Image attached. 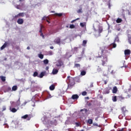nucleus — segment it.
Wrapping results in <instances>:
<instances>
[{"label": "nucleus", "instance_id": "1", "mask_svg": "<svg viewBox=\"0 0 131 131\" xmlns=\"http://www.w3.org/2000/svg\"><path fill=\"white\" fill-rule=\"evenodd\" d=\"M100 50L101 51V55L103 56V60H102V66H105V64H106V62H108V55L110 54L109 52L107 50H104V48H100Z\"/></svg>", "mask_w": 131, "mask_h": 131}, {"label": "nucleus", "instance_id": "2", "mask_svg": "<svg viewBox=\"0 0 131 131\" xmlns=\"http://www.w3.org/2000/svg\"><path fill=\"white\" fill-rule=\"evenodd\" d=\"M67 80L69 83L68 85V89L71 90V89L74 86V84H75V81L74 80V78L70 77V76H68Z\"/></svg>", "mask_w": 131, "mask_h": 131}, {"label": "nucleus", "instance_id": "3", "mask_svg": "<svg viewBox=\"0 0 131 131\" xmlns=\"http://www.w3.org/2000/svg\"><path fill=\"white\" fill-rule=\"evenodd\" d=\"M21 105V103L20 102V98H19L18 100L16 101V103L14 102L12 103L11 106L15 107V106H20Z\"/></svg>", "mask_w": 131, "mask_h": 131}, {"label": "nucleus", "instance_id": "4", "mask_svg": "<svg viewBox=\"0 0 131 131\" xmlns=\"http://www.w3.org/2000/svg\"><path fill=\"white\" fill-rule=\"evenodd\" d=\"M9 46H10V43H9V42L8 41H6L4 44L1 47V50H3L4 49H6V48H7V47H9Z\"/></svg>", "mask_w": 131, "mask_h": 131}, {"label": "nucleus", "instance_id": "5", "mask_svg": "<svg viewBox=\"0 0 131 131\" xmlns=\"http://www.w3.org/2000/svg\"><path fill=\"white\" fill-rule=\"evenodd\" d=\"M110 90H111V88L110 87H106L104 89L103 91V94L106 95V94H109L110 93Z\"/></svg>", "mask_w": 131, "mask_h": 131}, {"label": "nucleus", "instance_id": "6", "mask_svg": "<svg viewBox=\"0 0 131 131\" xmlns=\"http://www.w3.org/2000/svg\"><path fill=\"white\" fill-rule=\"evenodd\" d=\"M56 65L57 67H61V66H63V65H64V63L63 62V61H62V60H59L57 61Z\"/></svg>", "mask_w": 131, "mask_h": 131}, {"label": "nucleus", "instance_id": "7", "mask_svg": "<svg viewBox=\"0 0 131 131\" xmlns=\"http://www.w3.org/2000/svg\"><path fill=\"white\" fill-rule=\"evenodd\" d=\"M54 42L56 43V45H60L61 43V39L59 37H57L54 40Z\"/></svg>", "mask_w": 131, "mask_h": 131}, {"label": "nucleus", "instance_id": "8", "mask_svg": "<svg viewBox=\"0 0 131 131\" xmlns=\"http://www.w3.org/2000/svg\"><path fill=\"white\" fill-rule=\"evenodd\" d=\"M25 13L24 12L19 13L17 15L15 16V18H18V17H24Z\"/></svg>", "mask_w": 131, "mask_h": 131}, {"label": "nucleus", "instance_id": "9", "mask_svg": "<svg viewBox=\"0 0 131 131\" xmlns=\"http://www.w3.org/2000/svg\"><path fill=\"white\" fill-rule=\"evenodd\" d=\"M17 23H18V24H19V25H22V24L24 23V20L23 19V18H18Z\"/></svg>", "mask_w": 131, "mask_h": 131}, {"label": "nucleus", "instance_id": "10", "mask_svg": "<svg viewBox=\"0 0 131 131\" xmlns=\"http://www.w3.org/2000/svg\"><path fill=\"white\" fill-rule=\"evenodd\" d=\"M10 110L11 111V112H12L13 113H15L16 112H17V110H19V107H17V108H15V107H10Z\"/></svg>", "mask_w": 131, "mask_h": 131}, {"label": "nucleus", "instance_id": "11", "mask_svg": "<svg viewBox=\"0 0 131 131\" xmlns=\"http://www.w3.org/2000/svg\"><path fill=\"white\" fill-rule=\"evenodd\" d=\"M124 55L125 56H128L130 55V51L128 49H126L124 50Z\"/></svg>", "mask_w": 131, "mask_h": 131}, {"label": "nucleus", "instance_id": "12", "mask_svg": "<svg viewBox=\"0 0 131 131\" xmlns=\"http://www.w3.org/2000/svg\"><path fill=\"white\" fill-rule=\"evenodd\" d=\"M21 118H23V119H27V120H30V117L28 116V115H25L24 116L21 117Z\"/></svg>", "mask_w": 131, "mask_h": 131}, {"label": "nucleus", "instance_id": "13", "mask_svg": "<svg viewBox=\"0 0 131 131\" xmlns=\"http://www.w3.org/2000/svg\"><path fill=\"white\" fill-rule=\"evenodd\" d=\"M79 98V96L77 94L73 95L72 96V99L73 100H77Z\"/></svg>", "mask_w": 131, "mask_h": 131}, {"label": "nucleus", "instance_id": "14", "mask_svg": "<svg viewBox=\"0 0 131 131\" xmlns=\"http://www.w3.org/2000/svg\"><path fill=\"white\" fill-rule=\"evenodd\" d=\"M121 111H122L123 115H124V116H125V112H126V108H125V106H123L121 108Z\"/></svg>", "mask_w": 131, "mask_h": 131}, {"label": "nucleus", "instance_id": "15", "mask_svg": "<svg viewBox=\"0 0 131 131\" xmlns=\"http://www.w3.org/2000/svg\"><path fill=\"white\" fill-rule=\"evenodd\" d=\"M45 74H46V71L42 72L40 73V75L38 76V77H39L40 78H42L43 76H45Z\"/></svg>", "mask_w": 131, "mask_h": 131}, {"label": "nucleus", "instance_id": "16", "mask_svg": "<svg viewBox=\"0 0 131 131\" xmlns=\"http://www.w3.org/2000/svg\"><path fill=\"white\" fill-rule=\"evenodd\" d=\"M117 91H118L117 87H116V86H114L112 90L113 94H116L117 93Z\"/></svg>", "mask_w": 131, "mask_h": 131}, {"label": "nucleus", "instance_id": "17", "mask_svg": "<svg viewBox=\"0 0 131 131\" xmlns=\"http://www.w3.org/2000/svg\"><path fill=\"white\" fill-rule=\"evenodd\" d=\"M102 32H103V28L100 27L98 28V33H99V34H101V33H102Z\"/></svg>", "mask_w": 131, "mask_h": 131}, {"label": "nucleus", "instance_id": "18", "mask_svg": "<svg viewBox=\"0 0 131 131\" xmlns=\"http://www.w3.org/2000/svg\"><path fill=\"white\" fill-rule=\"evenodd\" d=\"M59 72V71L57 69H53V71H52V74L55 75V74H57V73H58V72Z\"/></svg>", "mask_w": 131, "mask_h": 131}, {"label": "nucleus", "instance_id": "19", "mask_svg": "<svg viewBox=\"0 0 131 131\" xmlns=\"http://www.w3.org/2000/svg\"><path fill=\"white\" fill-rule=\"evenodd\" d=\"M17 89L18 87L17 86V85H13L12 86V90L15 92V91H17Z\"/></svg>", "mask_w": 131, "mask_h": 131}, {"label": "nucleus", "instance_id": "20", "mask_svg": "<svg viewBox=\"0 0 131 131\" xmlns=\"http://www.w3.org/2000/svg\"><path fill=\"white\" fill-rule=\"evenodd\" d=\"M0 78L2 80V81H3V82H5V81H6V77H5L4 76H0Z\"/></svg>", "mask_w": 131, "mask_h": 131}, {"label": "nucleus", "instance_id": "21", "mask_svg": "<svg viewBox=\"0 0 131 131\" xmlns=\"http://www.w3.org/2000/svg\"><path fill=\"white\" fill-rule=\"evenodd\" d=\"M49 89L50 91H54L55 90V85L54 84L51 85Z\"/></svg>", "mask_w": 131, "mask_h": 131}, {"label": "nucleus", "instance_id": "22", "mask_svg": "<svg viewBox=\"0 0 131 131\" xmlns=\"http://www.w3.org/2000/svg\"><path fill=\"white\" fill-rule=\"evenodd\" d=\"M80 64H79V63H75L74 64V68H80Z\"/></svg>", "mask_w": 131, "mask_h": 131}, {"label": "nucleus", "instance_id": "23", "mask_svg": "<svg viewBox=\"0 0 131 131\" xmlns=\"http://www.w3.org/2000/svg\"><path fill=\"white\" fill-rule=\"evenodd\" d=\"M81 27H84L86 26V23H81L80 24Z\"/></svg>", "mask_w": 131, "mask_h": 131}, {"label": "nucleus", "instance_id": "24", "mask_svg": "<svg viewBox=\"0 0 131 131\" xmlns=\"http://www.w3.org/2000/svg\"><path fill=\"white\" fill-rule=\"evenodd\" d=\"M122 22V19L120 18H118L116 20V23H121Z\"/></svg>", "mask_w": 131, "mask_h": 131}, {"label": "nucleus", "instance_id": "25", "mask_svg": "<svg viewBox=\"0 0 131 131\" xmlns=\"http://www.w3.org/2000/svg\"><path fill=\"white\" fill-rule=\"evenodd\" d=\"M80 74L82 75V76H84V75L86 74V72L85 71H82Z\"/></svg>", "mask_w": 131, "mask_h": 131}, {"label": "nucleus", "instance_id": "26", "mask_svg": "<svg viewBox=\"0 0 131 131\" xmlns=\"http://www.w3.org/2000/svg\"><path fill=\"white\" fill-rule=\"evenodd\" d=\"M87 43H88V40H83V42H82L83 47H85V45H86Z\"/></svg>", "mask_w": 131, "mask_h": 131}, {"label": "nucleus", "instance_id": "27", "mask_svg": "<svg viewBox=\"0 0 131 131\" xmlns=\"http://www.w3.org/2000/svg\"><path fill=\"white\" fill-rule=\"evenodd\" d=\"M111 47H112L114 48H116L117 45H116V43H115V42H114L113 43H111Z\"/></svg>", "mask_w": 131, "mask_h": 131}, {"label": "nucleus", "instance_id": "28", "mask_svg": "<svg viewBox=\"0 0 131 131\" xmlns=\"http://www.w3.org/2000/svg\"><path fill=\"white\" fill-rule=\"evenodd\" d=\"M55 16H58V17H62L63 16L62 13H55Z\"/></svg>", "mask_w": 131, "mask_h": 131}, {"label": "nucleus", "instance_id": "29", "mask_svg": "<svg viewBox=\"0 0 131 131\" xmlns=\"http://www.w3.org/2000/svg\"><path fill=\"white\" fill-rule=\"evenodd\" d=\"M88 123L89 124H93V119H90L88 120Z\"/></svg>", "mask_w": 131, "mask_h": 131}, {"label": "nucleus", "instance_id": "30", "mask_svg": "<svg viewBox=\"0 0 131 131\" xmlns=\"http://www.w3.org/2000/svg\"><path fill=\"white\" fill-rule=\"evenodd\" d=\"M51 98H52V95H51L49 92H47V97L46 99H50Z\"/></svg>", "mask_w": 131, "mask_h": 131}, {"label": "nucleus", "instance_id": "31", "mask_svg": "<svg viewBox=\"0 0 131 131\" xmlns=\"http://www.w3.org/2000/svg\"><path fill=\"white\" fill-rule=\"evenodd\" d=\"M33 76L34 77H36V76L38 77V73L37 72H35L33 74Z\"/></svg>", "mask_w": 131, "mask_h": 131}, {"label": "nucleus", "instance_id": "32", "mask_svg": "<svg viewBox=\"0 0 131 131\" xmlns=\"http://www.w3.org/2000/svg\"><path fill=\"white\" fill-rule=\"evenodd\" d=\"M112 100L113 102H116L117 101V97L116 96H114L113 97Z\"/></svg>", "mask_w": 131, "mask_h": 131}, {"label": "nucleus", "instance_id": "33", "mask_svg": "<svg viewBox=\"0 0 131 131\" xmlns=\"http://www.w3.org/2000/svg\"><path fill=\"white\" fill-rule=\"evenodd\" d=\"M77 12L78 14H81L82 13V8H80V9H79L78 10H77Z\"/></svg>", "mask_w": 131, "mask_h": 131}, {"label": "nucleus", "instance_id": "34", "mask_svg": "<svg viewBox=\"0 0 131 131\" xmlns=\"http://www.w3.org/2000/svg\"><path fill=\"white\" fill-rule=\"evenodd\" d=\"M119 42V38L118 37H116L114 40V42Z\"/></svg>", "mask_w": 131, "mask_h": 131}, {"label": "nucleus", "instance_id": "35", "mask_svg": "<svg viewBox=\"0 0 131 131\" xmlns=\"http://www.w3.org/2000/svg\"><path fill=\"white\" fill-rule=\"evenodd\" d=\"M43 63L46 65H47V64H49V60L46 59L45 60H43Z\"/></svg>", "mask_w": 131, "mask_h": 131}, {"label": "nucleus", "instance_id": "36", "mask_svg": "<svg viewBox=\"0 0 131 131\" xmlns=\"http://www.w3.org/2000/svg\"><path fill=\"white\" fill-rule=\"evenodd\" d=\"M38 57L40 58V59H43V55L41 54H38Z\"/></svg>", "mask_w": 131, "mask_h": 131}, {"label": "nucleus", "instance_id": "37", "mask_svg": "<svg viewBox=\"0 0 131 131\" xmlns=\"http://www.w3.org/2000/svg\"><path fill=\"white\" fill-rule=\"evenodd\" d=\"M43 25H41L40 29L39 31V32H40V33H42V28H43Z\"/></svg>", "mask_w": 131, "mask_h": 131}, {"label": "nucleus", "instance_id": "38", "mask_svg": "<svg viewBox=\"0 0 131 131\" xmlns=\"http://www.w3.org/2000/svg\"><path fill=\"white\" fill-rule=\"evenodd\" d=\"M70 28H71V29H73V28H75V26L73 24L70 25Z\"/></svg>", "mask_w": 131, "mask_h": 131}, {"label": "nucleus", "instance_id": "39", "mask_svg": "<svg viewBox=\"0 0 131 131\" xmlns=\"http://www.w3.org/2000/svg\"><path fill=\"white\" fill-rule=\"evenodd\" d=\"M88 94V93H86V91H83L82 93V96H86V94Z\"/></svg>", "mask_w": 131, "mask_h": 131}, {"label": "nucleus", "instance_id": "40", "mask_svg": "<svg viewBox=\"0 0 131 131\" xmlns=\"http://www.w3.org/2000/svg\"><path fill=\"white\" fill-rule=\"evenodd\" d=\"M82 111H84L85 112H88V110L86 108H84L80 110V112H82Z\"/></svg>", "mask_w": 131, "mask_h": 131}, {"label": "nucleus", "instance_id": "41", "mask_svg": "<svg viewBox=\"0 0 131 131\" xmlns=\"http://www.w3.org/2000/svg\"><path fill=\"white\" fill-rule=\"evenodd\" d=\"M48 55H50V56H52V55H53V51H49Z\"/></svg>", "mask_w": 131, "mask_h": 131}, {"label": "nucleus", "instance_id": "42", "mask_svg": "<svg viewBox=\"0 0 131 131\" xmlns=\"http://www.w3.org/2000/svg\"><path fill=\"white\" fill-rule=\"evenodd\" d=\"M128 40L129 43H130V45H131V37H128Z\"/></svg>", "mask_w": 131, "mask_h": 131}, {"label": "nucleus", "instance_id": "43", "mask_svg": "<svg viewBox=\"0 0 131 131\" xmlns=\"http://www.w3.org/2000/svg\"><path fill=\"white\" fill-rule=\"evenodd\" d=\"M130 98V95L128 94L125 97V99H129Z\"/></svg>", "mask_w": 131, "mask_h": 131}, {"label": "nucleus", "instance_id": "44", "mask_svg": "<svg viewBox=\"0 0 131 131\" xmlns=\"http://www.w3.org/2000/svg\"><path fill=\"white\" fill-rule=\"evenodd\" d=\"M74 50L75 52H77L78 51V47H74Z\"/></svg>", "mask_w": 131, "mask_h": 131}, {"label": "nucleus", "instance_id": "45", "mask_svg": "<svg viewBox=\"0 0 131 131\" xmlns=\"http://www.w3.org/2000/svg\"><path fill=\"white\" fill-rule=\"evenodd\" d=\"M119 98H120V99H121V100H124V99H125V97L124 98V97H122V96H119Z\"/></svg>", "mask_w": 131, "mask_h": 131}, {"label": "nucleus", "instance_id": "46", "mask_svg": "<svg viewBox=\"0 0 131 131\" xmlns=\"http://www.w3.org/2000/svg\"><path fill=\"white\" fill-rule=\"evenodd\" d=\"M15 49L17 50H20V47L18 46H15Z\"/></svg>", "mask_w": 131, "mask_h": 131}, {"label": "nucleus", "instance_id": "47", "mask_svg": "<svg viewBox=\"0 0 131 131\" xmlns=\"http://www.w3.org/2000/svg\"><path fill=\"white\" fill-rule=\"evenodd\" d=\"M6 106H3V110H2V111H6Z\"/></svg>", "mask_w": 131, "mask_h": 131}, {"label": "nucleus", "instance_id": "48", "mask_svg": "<svg viewBox=\"0 0 131 131\" xmlns=\"http://www.w3.org/2000/svg\"><path fill=\"white\" fill-rule=\"evenodd\" d=\"M40 36H42L43 38H45V36L43 35V34L42 33L40 34Z\"/></svg>", "mask_w": 131, "mask_h": 131}, {"label": "nucleus", "instance_id": "49", "mask_svg": "<svg viewBox=\"0 0 131 131\" xmlns=\"http://www.w3.org/2000/svg\"><path fill=\"white\" fill-rule=\"evenodd\" d=\"M42 20H47V17L43 16Z\"/></svg>", "mask_w": 131, "mask_h": 131}, {"label": "nucleus", "instance_id": "50", "mask_svg": "<svg viewBox=\"0 0 131 131\" xmlns=\"http://www.w3.org/2000/svg\"><path fill=\"white\" fill-rule=\"evenodd\" d=\"M11 90H12V89H11V88L10 87H8L7 88V90L8 91H11Z\"/></svg>", "mask_w": 131, "mask_h": 131}, {"label": "nucleus", "instance_id": "51", "mask_svg": "<svg viewBox=\"0 0 131 131\" xmlns=\"http://www.w3.org/2000/svg\"><path fill=\"white\" fill-rule=\"evenodd\" d=\"M93 86H94V85H93V83H92L90 85V88H93Z\"/></svg>", "mask_w": 131, "mask_h": 131}, {"label": "nucleus", "instance_id": "52", "mask_svg": "<svg viewBox=\"0 0 131 131\" xmlns=\"http://www.w3.org/2000/svg\"><path fill=\"white\" fill-rule=\"evenodd\" d=\"M111 74H114V71L112 70V72H111Z\"/></svg>", "mask_w": 131, "mask_h": 131}, {"label": "nucleus", "instance_id": "53", "mask_svg": "<svg viewBox=\"0 0 131 131\" xmlns=\"http://www.w3.org/2000/svg\"><path fill=\"white\" fill-rule=\"evenodd\" d=\"M76 124L77 126H79V123L76 122Z\"/></svg>", "mask_w": 131, "mask_h": 131}, {"label": "nucleus", "instance_id": "54", "mask_svg": "<svg viewBox=\"0 0 131 131\" xmlns=\"http://www.w3.org/2000/svg\"><path fill=\"white\" fill-rule=\"evenodd\" d=\"M50 48L51 49V50H53L54 49V47L51 46Z\"/></svg>", "mask_w": 131, "mask_h": 131}, {"label": "nucleus", "instance_id": "55", "mask_svg": "<svg viewBox=\"0 0 131 131\" xmlns=\"http://www.w3.org/2000/svg\"><path fill=\"white\" fill-rule=\"evenodd\" d=\"M120 30H121L120 28L117 29V31H120Z\"/></svg>", "mask_w": 131, "mask_h": 131}, {"label": "nucleus", "instance_id": "56", "mask_svg": "<svg viewBox=\"0 0 131 131\" xmlns=\"http://www.w3.org/2000/svg\"><path fill=\"white\" fill-rule=\"evenodd\" d=\"M104 84H107V81H104Z\"/></svg>", "mask_w": 131, "mask_h": 131}, {"label": "nucleus", "instance_id": "57", "mask_svg": "<svg viewBox=\"0 0 131 131\" xmlns=\"http://www.w3.org/2000/svg\"><path fill=\"white\" fill-rule=\"evenodd\" d=\"M27 49V50H30V47H28Z\"/></svg>", "mask_w": 131, "mask_h": 131}, {"label": "nucleus", "instance_id": "58", "mask_svg": "<svg viewBox=\"0 0 131 131\" xmlns=\"http://www.w3.org/2000/svg\"><path fill=\"white\" fill-rule=\"evenodd\" d=\"M47 22H48V23H50V21H49L48 19H46Z\"/></svg>", "mask_w": 131, "mask_h": 131}, {"label": "nucleus", "instance_id": "59", "mask_svg": "<svg viewBox=\"0 0 131 131\" xmlns=\"http://www.w3.org/2000/svg\"><path fill=\"white\" fill-rule=\"evenodd\" d=\"M75 20H73L71 21V23H73V22H75Z\"/></svg>", "mask_w": 131, "mask_h": 131}, {"label": "nucleus", "instance_id": "60", "mask_svg": "<svg viewBox=\"0 0 131 131\" xmlns=\"http://www.w3.org/2000/svg\"><path fill=\"white\" fill-rule=\"evenodd\" d=\"M49 69V67H46V70H48Z\"/></svg>", "mask_w": 131, "mask_h": 131}, {"label": "nucleus", "instance_id": "61", "mask_svg": "<svg viewBox=\"0 0 131 131\" xmlns=\"http://www.w3.org/2000/svg\"><path fill=\"white\" fill-rule=\"evenodd\" d=\"M51 13H55V11H52L51 12Z\"/></svg>", "mask_w": 131, "mask_h": 131}, {"label": "nucleus", "instance_id": "62", "mask_svg": "<svg viewBox=\"0 0 131 131\" xmlns=\"http://www.w3.org/2000/svg\"><path fill=\"white\" fill-rule=\"evenodd\" d=\"M121 117V115L119 116V118H120Z\"/></svg>", "mask_w": 131, "mask_h": 131}, {"label": "nucleus", "instance_id": "63", "mask_svg": "<svg viewBox=\"0 0 131 131\" xmlns=\"http://www.w3.org/2000/svg\"><path fill=\"white\" fill-rule=\"evenodd\" d=\"M86 99H90V98L89 97H87Z\"/></svg>", "mask_w": 131, "mask_h": 131}, {"label": "nucleus", "instance_id": "64", "mask_svg": "<svg viewBox=\"0 0 131 131\" xmlns=\"http://www.w3.org/2000/svg\"><path fill=\"white\" fill-rule=\"evenodd\" d=\"M94 31H97V30H96V29H94Z\"/></svg>", "mask_w": 131, "mask_h": 131}]
</instances>
